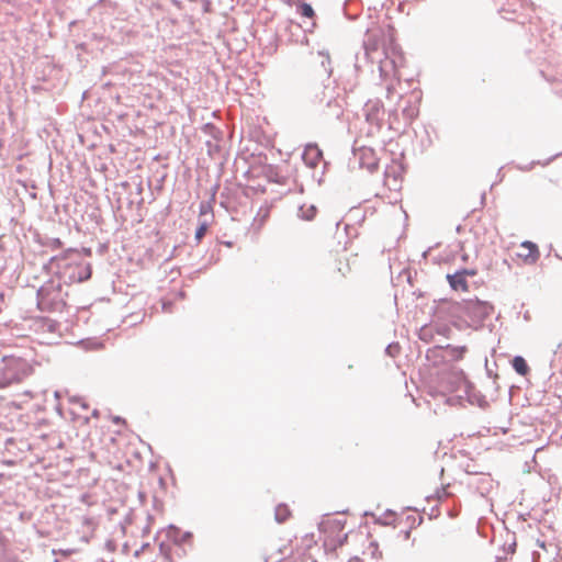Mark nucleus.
<instances>
[{"label": "nucleus", "mask_w": 562, "mask_h": 562, "mask_svg": "<svg viewBox=\"0 0 562 562\" xmlns=\"http://www.w3.org/2000/svg\"><path fill=\"white\" fill-rule=\"evenodd\" d=\"M302 158L308 167L315 168L323 159V151L316 144H308L305 146Z\"/></svg>", "instance_id": "423d86ee"}, {"label": "nucleus", "mask_w": 562, "mask_h": 562, "mask_svg": "<svg viewBox=\"0 0 562 562\" xmlns=\"http://www.w3.org/2000/svg\"><path fill=\"white\" fill-rule=\"evenodd\" d=\"M206 229H207V225H206L205 223H202V224L198 227V229H196V232H195V238H196V240H198V241H200V240L203 238V236H204V235H205V233H206Z\"/></svg>", "instance_id": "f8f14e48"}, {"label": "nucleus", "mask_w": 562, "mask_h": 562, "mask_svg": "<svg viewBox=\"0 0 562 562\" xmlns=\"http://www.w3.org/2000/svg\"><path fill=\"white\" fill-rule=\"evenodd\" d=\"M512 364H513L514 370H515L518 374H520V375L525 376V375H527V374L529 373V370H530V369H529V367H528V364H527L526 360H525L522 357H520V356H516V357L513 359Z\"/></svg>", "instance_id": "9d476101"}, {"label": "nucleus", "mask_w": 562, "mask_h": 562, "mask_svg": "<svg viewBox=\"0 0 562 562\" xmlns=\"http://www.w3.org/2000/svg\"><path fill=\"white\" fill-rule=\"evenodd\" d=\"M348 562H362V561L359 560L358 558H356V559L349 560Z\"/></svg>", "instance_id": "a211bd4d"}, {"label": "nucleus", "mask_w": 562, "mask_h": 562, "mask_svg": "<svg viewBox=\"0 0 562 562\" xmlns=\"http://www.w3.org/2000/svg\"><path fill=\"white\" fill-rule=\"evenodd\" d=\"M447 351L445 348L436 347L428 351V358L441 356L442 352Z\"/></svg>", "instance_id": "ddd939ff"}, {"label": "nucleus", "mask_w": 562, "mask_h": 562, "mask_svg": "<svg viewBox=\"0 0 562 562\" xmlns=\"http://www.w3.org/2000/svg\"><path fill=\"white\" fill-rule=\"evenodd\" d=\"M474 274H475V271L463 269L461 271H457L453 274H448L447 280H448L450 286L454 291L467 292V291H469V284L467 281V277L468 276L473 277Z\"/></svg>", "instance_id": "20e7f679"}, {"label": "nucleus", "mask_w": 562, "mask_h": 562, "mask_svg": "<svg viewBox=\"0 0 562 562\" xmlns=\"http://www.w3.org/2000/svg\"><path fill=\"white\" fill-rule=\"evenodd\" d=\"M274 517L278 522H284L291 517V510L288 505L279 504L274 510Z\"/></svg>", "instance_id": "9b49d317"}, {"label": "nucleus", "mask_w": 562, "mask_h": 562, "mask_svg": "<svg viewBox=\"0 0 562 562\" xmlns=\"http://www.w3.org/2000/svg\"><path fill=\"white\" fill-rule=\"evenodd\" d=\"M321 530L324 533V546L329 550L342 546L348 538L342 520L337 517L324 519L321 522Z\"/></svg>", "instance_id": "f03ea898"}, {"label": "nucleus", "mask_w": 562, "mask_h": 562, "mask_svg": "<svg viewBox=\"0 0 562 562\" xmlns=\"http://www.w3.org/2000/svg\"><path fill=\"white\" fill-rule=\"evenodd\" d=\"M33 373V367L23 358L7 356L0 360V387L19 383Z\"/></svg>", "instance_id": "f257e3e1"}, {"label": "nucleus", "mask_w": 562, "mask_h": 562, "mask_svg": "<svg viewBox=\"0 0 562 562\" xmlns=\"http://www.w3.org/2000/svg\"><path fill=\"white\" fill-rule=\"evenodd\" d=\"M380 71L383 75V72H384L383 66L380 67Z\"/></svg>", "instance_id": "6ab92c4d"}, {"label": "nucleus", "mask_w": 562, "mask_h": 562, "mask_svg": "<svg viewBox=\"0 0 562 562\" xmlns=\"http://www.w3.org/2000/svg\"><path fill=\"white\" fill-rule=\"evenodd\" d=\"M270 216V210L268 207H260L258 213L252 220L251 228L255 232H260L262 227L266 225L268 218Z\"/></svg>", "instance_id": "1a4fd4ad"}, {"label": "nucleus", "mask_w": 562, "mask_h": 562, "mask_svg": "<svg viewBox=\"0 0 562 562\" xmlns=\"http://www.w3.org/2000/svg\"><path fill=\"white\" fill-rule=\"evenodd\" d=\"M311 211H312V215H307V216H306V218H307V220H312V218H313V216L315 215V212H316V211H315V209H314L313 206H311Z\"/></svg>", "instance_id": "dca6fc26"}, {"label": "nucleus", "mask_w": 562, "mask_h": 562, "mask_svg": "<svg viewBox=\"0 0 562 562\" xmlns=\"http://www.w3.org/2000/svg\"><path fill=\"white\" fill-rule=\"evenodd\" d=\"M462 308L469 314L487 315L490 305L479 300H468L462 303Z\"/></svg>", "instance_id": "6e6552de"}, {"label": "nucleus", "mask_w": 562, "mask_h": 562, "mask_svg": "<svg viewBox=\"0 0 562 562\" xmlns=\"http://www.w3.org/2000/svg\"><path fill=\"white\" fill-rule=\"evenodd\" d=\"M367 54L369 55L370 53L374 52L376 49L375 46H370V45H367Z\"/></svg>", "instance_id": "2eb2a0df"}, {"label": "nucleus", "mask_w": 562, "mask_h": 562, "mask_svg": "<svg viewBox=\"0 0 562 562\" xmlns=\"http://www.w3.org/2000/svg\"><path fill=\"white\" fill-rule=\"evenodd\" d=\"M38 304L43 310H59L64 305L60 286L53 283L42 286L38 290Z\"/></svg>", "instance_id": "7ed1b4c3"}, {"label": "nucleus", "mask_w": 562, "mask_h": 562, "mask_svg": "<svg viewBox=\"0 0 562 562\" xmlns=\"http://www.w3.org/2000/svg\"><path fill=\"white\" fill-rule=\"evenodd\" d=\"M339 267H345L347 269V271H348L350 265H349V262L347 260H345V261L339 260Z\"/></svg>", "instance_id": "4468645a"}, {"label": "nucleus", "mask_w": 562, "mask_h": 562, "mask_svg": "<svg viewBox=\"0 0 562 562\" xmlns=\"http://www.w3.org/2000/svg\"><path fill=\"white\" fill-rule=\"evenodd\" d=\"M296 11L301 18L308 20V22H304V23L306 24V29L308 31H313L316 26V21H315L316 14H315V11L312 8V5L308 3H300L296 7Z\"/></svg>", "instance_id": "0eeeda50"}, {"label": "nucleus", "mask_w": 562, "mask_h": 562, "mask_svg": "<svg viewBox=\"0 0 562 562\" xmlns=\"http://www.w3.org/2000/svg\"><path fill=\"white\" fill-rule=\"evenodd\" d=\"M520 251L517 252L519 259H521L525 263H536L540 258V251L536 244L532 241H522L519 246Z\"/></svg>", "instance_id": "39448f33"}, {"label": "nucleus", "mask_w": 562, "mask_h": 562, "mask_svg": "<svg viewBox=\"0 0 562 562\" xmlns=\"http://www.w3.org/2000/svg\"><path fill=\"white\" fill-rule=\"evenodd\" d=\"M277 562H293L290 558H285L283 560L277 561Z\"/></svg>", "instance_id": "f3484780"}]
</instances>
